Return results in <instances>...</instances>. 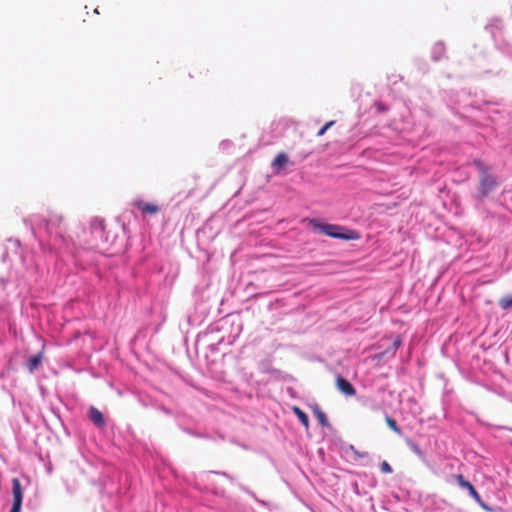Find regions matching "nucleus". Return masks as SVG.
<instances>
[{
  "instance_id": "f257e3e1",
  "label": "nucleus",
  "mask_w": 512,
  "mask_h": 512,
  "mask_svg": "<svg viewBox=\"0 0 512 512\" xmlns=\"http://www.w3.org/2000/svg\"><path fill=\"white\" fill-rule=\"evenodd\" d=\"M473 165L480 173L476 199L483 200L496 189L498 182L496 177L490 172V167L484 162L476 159L473 161Z\"/></svg>"
},
{
  "instance_id": "f03ea898",
  "label": "nucleus",
  "mask_w": 512,
  "mask_h": 512,
  "mask_svg": "<svg viewBox=\"0 0 512 512\" xmlns=\"http://www.w3.org/2000/svg\"><path fill=\"white\" fill-rule=\"evenodd\" d=\"M310 225L317 231L330 236L332 238H338V239H355L356 236L354 235V232H351L352 235L343 234L340 232L343 228L339 225L335 224H322L316 219L310 220Z\"/></svg>"
},
{
  "instance_id": "7ed1b4c3",
  "label": "nucleus",
  "mask_w": 512,
  "mask_h": 512,
  "mask_svg": "<svg viewBox=\"0 0 512 512\" xmlns=\"http://www.w3.org/2000/svg\"><path fill=\"white\" fill-rule=\"evenodd\" d=\"M45 225L49 233H55L56 236L63 237L66 232V226L62 215L51 212L45 219Z\"/></svg>"
},
{
  "instance_id": "20e7f679",
  "label": "nucleus",
  "mask_w": 512,
  "mask_h": 512,
  "mask_svg": "<svg viewBox=\"0 0 512 512\" xmlns=\"http://www.w3.org/2000/svg\"><path fill=\"white\" fill-rule=\"evenodd\" d=\"M13 504L10 512H21L24 489L18 478L12 479Z\"/></svg>"
},
{
  "instance_id": "39448f33",
  "label": "nucleus",
  "mask_w": 512,
  "mask_h": 512,
  "mask_svg": "<svg viewBox=\"0 0 512 512\" xmlns=\"http://www.w3.org/2000/svg\"><path fill=\"white\" fill-rule=\"evenodd\" d=\"M336 387L346 396H354L356 394V390L353 385L342 376H338L336 378Z\"/></svg>"
},
{
  "instance_id": "423d86ee",
  "label": "nucleus",
  "mask_w": 512,
  "mask_h": 512,
  "mask_svg": "<svg viewBox=\"0 0 512 512\" xmlns=\"http://www.w3.org/2000/svg\"><path fill=\"white\" fill-rule=\"evenodd\" d=\"M135 206L143 213V214H156L159 212V207L155 204L146 203L144 201H136Z\"/></svg>"
},
{
  "instance_id": "0eeeda50",
  "label": "nucleus",
  "mask_w": 512,
  "mask_h": 512,
  "mask_svg": "<svg viewBox=\"0 0 512 512\" xmlns=\"http://www.w3.org/2000/svg\"><path fill=\"white\" fill-rule=\"evenodd\" d=\"M89 418L98 427H102L105 424L103 414L95 407L90 408Z\"/></svg>"
},
{
  "instance_id": "6e6552de",
  "label": "nucleus",
  "mask_w": 512,
  "mask_h": 512,
  "mask_svg": "<svg viewBox=\"0 0 512 512\" xmlns=\"http://www.w3.org/2000/svg\"><path fill=\"white\" fill-rule=\"evenodd\" d=\"M288 162H289L288 156L285 153L281 152L273 160L272 167L277 169V171H279V170L283 169L288 164Z\"/></svg>"
},
{
  "instance_id": "1a4fd4ad",
  "label": "nucleus",
  "mask_w": 512,
  "mask_h": 512,
  "mask_svg": "<svg viewBox=\"0 0 512 512\" xmlns=\"http://www.w3.org/2000/svg\"><path fill=\"white\" fill-rule=\"evenodd\" d=\"M402 345V339L400 336H397L394 341L392 342L391 347H389L387 350L379 354V357L382 358L387 354H390L391 356H394L396 354L397 349Z\"/></svg>"
},
{
  "instance_id": "9d476101",
  "label": "nucleus",
  "mask_w": 512,
  "mask_h": 512,
  "mask_svg": "<svg viewBox=\"0 0 512 512\" xmlns=\"http://www.w3.org/2000/svg\"><path fill=\"white\" fill-rule=\"evenodd\" d=\"M293 413L298 417L299 421L304 425L306 429L309 428V418L305 412H303L299 407L294 406L292 408Z\"/></svg>"
},
{
  "instance_id": "9b49d317",
  "label": "nucleus",
  "mask_w": 512,
  "mask_h": 512,
  "mask_svg": "<svg viewBox=\"0 0 512 512\" xmlns=\"http://www.w3.org/2000/svg\"><path fill=\"white\" fill-rule=\"evenodd\" d=\"M42 361V355L37 354L32 356L28 362H27V368L30 372H33L35 369L38 368V366L41 364Z\"/></svg>"
},
{
  "instance_id": "f8f14e48",
  "label": "nucleus",
  "mask_w": 512,
  "mask_h": 512,
  "mask_svg": "<svg viewBox=\"0 0 512 512\" xmlns=\"http://www.w3.org/2000/svg\"><path fill=\"white\" fill-rule=\"evenodd\" d=\"M468 492L470 494V496L480 505L482 506L483 508L487 509V506L486 504L482 501L479 493L477 492V490L474 488L473 485H471L470 487H468Z\"/></svg>"
},
{
  "instance_id": "ddd939ff",
  "label": "nucleus",
  "mask_w": 512,
  "mask_h": 512,
  "mask_svg": "<svg viewBox=\"0 0 512 512\" xmlns=\"http://www.w3.org/2000/svg\"><path fill=\"white\" fill-rule=\"evenodd\" d=\"M313 411H314V414H315L316 418L318 419L319 423L322 426H326L328 424V419H327L326 414L319 407H315L313 409Z\"/></svg>"
},
{
  "instance_id": "4468645a",
  "label": "nucleus",
  "mask_w": 512,
  "mask_h": 512,
  "mask_svg": "<svg viewBox=\"0 0 512 512\" xmlns=\"http://www.w3.org/2000/svg\"><path fill=\"white\" fill-rule=\"evenodd\" d=\"M385 421H386L388 427L391 430H393L395 433H397V434L402 433L400 427L397 425L396 421L393 418H391L390 416H386Z\"/></svg>"
},
{
  "instance_id": "2eb2a0df",
  "label": "nucleus",
  "mask_w": 512,
  "mask_h": 512,
  "mask_svg": "<svg viewBox=\"0 0 512 512\" xmlns=\"http://www.w3.org/2000/svg\"><path fill=\"white\" fill-rule=\"evenodd\" d=\"M408 447L411 449V451L416 454L417 456L419 457H422L423 456V452L422 450L420 449L419 445L416 444L415 442L411 441V440H407L406 441Z\"/></svg>"
},
{
  "instance_id": "dca6fc26",
  "label": "nucleus",
  "mask_w": 512,
  "mask_h": 512,
  "mask_svg": "<svg viewBox=\"0 0 512 512\" xmlns=\"http://www.w3.org/2000/svg\"><path fill=\"white\" fill-rule=\"evenodd\" d=\"M455 479H456L458 485L463 489H468V487H470L472 485L469 481L465 480V478L462 474L455 475Z\"/></svg>"
},
{
  "instance_id": "f3484780",
  "label": "nucleus",
  "mask_w": 512,
  "mask_h": 512,
  "mask_svg": "<svg viewBox=\"0 0 512 512\" xmlns=\"http://www.w3.org/2000/svg\"><path fill=\"white\" fill-rule=\"evenodd\" d=\"M499 305L502 309L512 307V296H504L499 300Z\"/></svg>"
},
{
  "instance_id": "a211bd4d",
  "label": "nucleus",
  "mask_w": 512,
  "mask_h": 512,
  "mask_svg": "<svg viewBox=\"0 0 512 512\" xmlns=\"http://www.w3.org/2000/svg\"><path fill=\"white\" fill-rule=\"evenodd\" d=\"M334 123H335V121H329V122L325 123V125H324L322 128H320V129H319V131L317 132V136H318V137L323 136V135L326 133V131H327V130L332 126V125H334Z\"/></svg>"
},
{
  "instance_id": "6ab92c4d",
  "label": "nucleus",
  "mask_w": 512,
  "mask_h": 512,
  "mask_svg": "<svg viewBox=\"0 0 512 512\" xmlns=\"http://www.w3.org/2000/svg\"><path fill=\"white\" fill-rule=\"evenodd\" d=\"M380 470H381V472L386 473V474H390L393 471L392 467L390 466V464L387 461H383L380 464Z\"/></svg>"
},
{
  "instance_id": "aec40b11",
  "label": "nucleus",
  "mask_w": 512,
  "mask_h": 512,
  "mask_svg": "<svg viewBox=\"0 0 512 512\" xmlns=\"http://www.w3.org/2000/svg\"><path fill=\"white\" fill-rule=\"evenodd\" d=\"M93 226L103 230L104 227H105L104 221L103 220H94L93 221Z\"/></svg>"
},
{
  "instance_id": "412c9836",
  "label": "nucleus",
  "mask_w": 512,
  "mask_h": 512,
  "mask_svg": "<svg viewBox=\"0 0 512 512\" xmlns=\"http://www.w3.org/2000/svg\"><path fill=\"white\" fill-rule=\"evenodd\" d=\"M379 109H380L381 111H384L383 106H380V105H379Z\"/></svg>"
}]
</instances>
